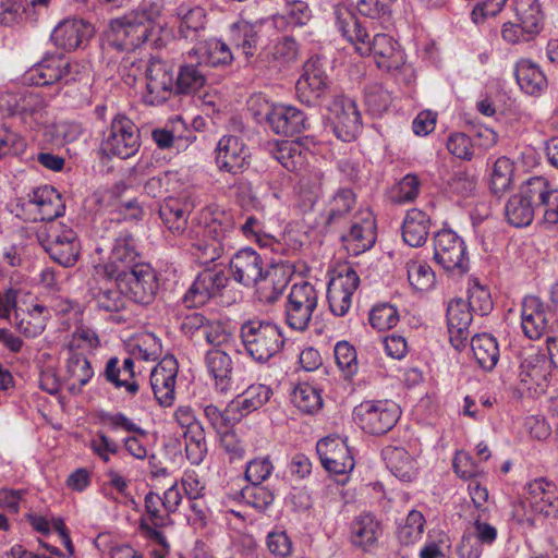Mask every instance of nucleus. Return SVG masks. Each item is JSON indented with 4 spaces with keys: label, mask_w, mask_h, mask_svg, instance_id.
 Segmentation results:
<instances>
[{
    "label": "nucleus",
    "mask_w": 558,
    "mask_h": 558,
    "mask_svg": "<svg viewBox=\"0 0 558 558\" xmlns=\"http://www.w3.org/2000/svg\"><path fill=\"white\" fill-rule=\"evenodd\" d=\"M337 27L354 45L361 56L373 54L379 69L398 70L404 63L399 44L387 34H376L369 39L366 26L348 9H337Z\"/></svg>",
    "instance_id": "obj_1"
},
{
    "label": "nucleus",
    "mask_w": 558,
    "mask_h": 558,
    "mask_svg": "<svg viewBox=\"0 0 558 558\" xmlns=\"http://www.w3.org/2000/svg\"><path fill=\"white\" fill-rule=\"evenodd\" d=\"M109 232L113 244L108 260L94 267L96 278L125 277L126 272L144 264L136 250L135 239L132 232L120 221H110Z\"/></svg>",
    "instance_id": "obj_2"
},
{
    "label": "nucleus",
    "mask_w": 558,
    "mask_h": 558,
    "mask_svg": "<svg viewBox=\"0 0 558 558\" xmlns=\"http://www.w3.org/2000/svg\"><path fill=\"white\" fill-rule=\"evenodd\" d=\"M240 338L248 356L257 363L268 362L284 344L280 327L268 320L245 322L240 328Z\"/></svg>",
    "instance_id": "obj_3"
},
{
    "label": "nucleus",
    "mask_w": 558,
    "mask_h": 558,
    "mask_svg": "<svg viewBox=\"0 0 558 558\" xmlns=\"http://www.w3.org/2000/svg\"><path fill=\"white\" fill-rule=\"evenodd\" d=\"M155 28L151 13L133 11L111 21L108 43L118 50L132 51L145 44Z\"/></svg>",
    "instance_id": "obj_4"
},
{
    "label": "nucleus",
    "mask_w": 558,
    "mask_h": 558,
    "mask_svg": "<svg viewBox=\"0 0 558 558\" xmlns=\"http://www.w3.org/2000/svg\"><path fill=\"white\" fill-rule=\"evenodd\" d=\"M235 229L234 216L231 211L215 208L210 211V217L206 219L204 226V236L211 240H197L192 244L194 254L203 258L204 263L218 259L226 246L230 245L231 234Z\"/></svg>",
    "instance_id": "obj_5"
},
{
    "label": "nucleus",
    "mask_w": 558,
    "mask_h": 558,
    "mask_svg": "<svg viewBox=\"0 0 558 558\" xmlns=\"http://www.w3.org/2000/svg\"><path fill=\"white\" fill-rule=\"evenodd\" d=\"M517 23L507 22L502 25L501 37L511 45L530 43L543 28L544 14L538 0H517Z\"/></svg>",
    "instance_id": "obj_6"
},
{
    "label": "nucleus",
    "mask_w": 558,
    "mask_h": 558,
    "mask_svg": "<svg viewBox=\"0 0 558 558\" xmlns=\"http://www.w3.org/2000/svg\"><path fill=\"white\" fill-rule=\"evenodd\" d=\"M141 147L140 129L124 114H117L104 132L101 150L106 156L126 159Z\"/></svg>",
    "instance_id": "obj_7"
},
{
    "label": "nucleus",
    "mask_w": 558,
    "mask_h": 558,
    "mask_svg": "<svg viewBox=\"0 0 558 558\" xmlns=\"http://www.w3.org/2000/svg\"><path fill=\"white\" fill-rule=\"evenodd\" d=\"M353 415L365 433L384 435L396 425L401 410L393 401L366 400L354 408Z\"/></svg>",
    "instance_id": "obj_8"
},
{
    "label": "nucleus",
    "mask_w": 558,
    "mask_h": 558,
    "mask_svg": "<svg viewBox=\"0 0 558 558\" xmlns=\"http://www.w3.org/2000/svg\"><path fill=\"white\" fill-rule=\"evenodd\" d=\"M318 305V292L315 287L301 281L291 287L284 305V322L295 331H305Z\"/></svg>",
    "instance_id": "obj_9"
},
{
    "label": "nucleus",
    "mask_w": 558,
    "mask_h": 558,
    "mask_svg": "<svg viewBox=\"0 0 558 558\" xmlns=\"http://www.w3.org/2000/svg\"><path fill=\"white\" fill-rule=\"evenodd\" d=\"M331 81L319 58H311L303 65V72L295 84L298 99L308 106H319L329 94Z\"/></svg>",
    "instance_id": "obj_10"
},
{
    "label": "nucleus",
    "mask_w": 558,
    "mask_h": 558,
    "mask_svg": "<svg viewBox=\"0 0 558 558\" xmlns=\"http://www.w3.org/2000/svg\"><path fill=\"white\" fill-rule=\"evenodd\" d=\"M328 121L339 140L351 142L356 138L362 130V117L355 100L336 96L328 106Z\"/></svg>",
    "instance_id": "obj_11"
},
{
    "label": "nucleus",
    "mask_w": 558,
    "mask_h": 558,
    "mask_svg": "<svg viewBox=\"0 0 558 558\" xmlns=\"http://www.w3.org/2000/svg\"><path fill=\"white\" fill-rule=\"evenodd\" d=\"M350 227L340 239L345 250L352 255H360L371 250L377 239L376 220L368 208H360L350 218Z\"/></svg>",
    "instance_id": "obj_12"
},
{
    "label": "nucleus",
    "mask_w": 558,
    "mask_h": 558,
    "mask_svg": "<svg viewBox=\"0 0 558 558\" xmlns=\"http://www.w3.org/2000/svg\"><path fill=\"white\" fill-rule=\"evenodd\" d=\"M117 281L126 298L142 305L150 304L159 289L157 274L146 263L126 272L125 277H120Z\"/></svg>",
    "instance_id": "obj_13"
},
{
    "label": "nucleus",
    "mask_w": 558,
    "mask_h": 558,
    "mask_svg": "<svg viewBox=\"0 0 558 558\" xmlns=\"http://www.w3.org/2000/svg\"><path fill=\"white\" fill-rule=\"evenodd\" d=\"M229 280L228 274L222 269H204L187 289L182 302L187 308L203 306L211 299L222 295Z\"/></svg>",
    "instance_id": "obj_14"
},
{
    "label": "nucleus",
    "mask_w": 558,
    "mask_h": 558,
    "mask_svg": "<svg viewBox=\"0 0 558 558\" xmlns=\"http://www.w3.org/2000/svg\"><path fill=\"white\" fill-rule=\"evenodd\" d=\"M78 74V63H72L61 56H49L27 72V80L37 86L51 85L58 82L69 84L76 81Z\"/></svg>",
    "instance_id": "obj_15"
},
{
    "label": "nucleus",
    "mask_w": 558,
    "mask_h": 558,
    "mask_svg": "<svg viewBox=\"0 0 558 558\" xmlns=\"http://www.w3.org/2000/svg\"><path fill=\"white\" fill-rule=\"evenodd\" d=\"M434 259L447 271L469 269L463 240L452 230H440L434 238Z\"/></svg>",
    "instance_id": "obj_16"
},
{
    "label": "nucleus",
    "mask_w": 558,
    "mask_h": 558,
    "mask_svg": "<svg viewBox=\"0 0 558 558\" xmlns=\"http://www.w3.org/2000/svg\"><path fill=\"white\" fill-rule=\"evenodd\" d=\"M519 378L527 390L544 389L551 375V364L545 352L533 345L520 352Z\"/></svg>",
    "instance_id": "obj_17"
},
{
    "label": "nucleus",
    "mask_w": 558,
    "mask_h": 558,
    "mask_svg": "<svg viewBox=\"0 0 558 558\" xmlns=\"http://www.w3.org/2000/svg\"><path fill=\"white\" fill-rule=\"evenodd\" d=\"M145 77L147 95L150 104H162L175 95V81L172 66L156 57H151L145 63Z\"/></svg>",
    "instance_id": "obj_18"
},
{
    "label": "nucleus",
    "mask_w": 558,
    "mask_h": 558,
    "mask_svg": "<svg viewBox=\"0 0 558 558\" xmlns=\"http://www.w3.org/2000/svg\"><path fill=\"white\" fill-rule=\"evenodd\" d=\"M323 466L330 473L343 475L354 469V459L347 441L340 437H326L316 445Z\"/></svg>",
    "instance_id": "obj_19"
},
{
    "label": "nucleus",
    "mask_w": 558,
    "mask_h": 558,
    "mask_svg": "<svg viewBox=\"0 0 558 558\" xmlns=\"http://www.w3.org/2000/svg\"><path fill=\"white\" fill-rule=\"evenodd\" d=\"M44 247L49 256L63 267H72L78 259L77 235L75 231L64 225L51 230L49 240Z\"/></svg>",
    "instance_id": "obj_20"
},
{
    "label": "nucleus",
    "mask_w": 558,
    "mask_h": 558,
    "mask_svg": "<svg viewBox=\"0 0 558 558\" xmlns=\"http://www.w3.org/2000/svg\"><path fill=\"white\" fill-rule=\"evenodd\" d=\"M360 284V278L354 269L347 267L331 278L327 288V300L331 313L336 316H344L350 306L351 299Z\"/></svg>",
    "instance_id": "obj_21"
},
{
    "label": "nucleus",
    "mask_w": 558,
    "mask_h": 558,
    "mask_svg": "<svg viewBox=\"0 0 558 558\" xmlns=\"http://www.w3.org/2000/svg\"><path fill=\"white\" fill-rule=\"evenodd\" d=\"M536 185V177L521 185L519 192L512 195L506 204L505 215L508 222L517 228L529 226L537 210V199L532 194Z\"/></svg>",
    "instance_id": "obj_22"
},
{
    "label": "nucleus",
    "mask_w": 558,
    "mask_h": 558,
    "mask_svg": "<svg viewBox=\"0 0 558 558\" xmlns=\"http://www.w3.org/2000/svg\"><path fill=\"white\" fill-rule=\"evenodd\" d=\"M178 362L173 355L165 356L150 372V386L158 403L169 407L174 401Z\"/></svg>",
    "instance_id": "obj_23"
},
{
    "label": "nucleus",
    "mask_w": 558,
    "mask_h": 558,
    "mask_svg": "<svg viewBox=\"0 0 558 558\" xmlns=\"http://www.w3.org/2000/svg\"><path fill=\"white\" fill-rule=\"evenodd\" d=\"M266 121L276 134L283 136H294L310 126L306 114L288 105L272 106L266 114Z\"/></svg>",
    "instance_id": "obj_24"
},
{
    "label": "nucleus",
    "mask_w": 558,
    "mask_h": 558,
    "mask_svg": "<svg viewBox=\"0 0 558 558\" xmlns=\"http://www.w3.org/2000/svg\"><path fill=\"white\" fill-rule=\"evenodd\" d=\"M88 292L97 308L117 313L125 308L124 291L114 278H96V270L88 282Z\"/></svg>",
    "instance_id": "obj_25"
},
{
    "label": "nucleus",
    "mask_w": 558,
    "mask_h": 558,
    "mask_svg": "<svg viewBox=\"0 0 558 558\" xmlns=\"http://www.w3.org/2000/svg\"><path fill=\"white\" fill-rule=\"evenodd\" d=\"M472 311L463 299L451 300L447 307V325L451 345L461 351L466 347Z\"/></svg>",
    "instance_id": "obj_26"
},
{
    "label": "nucleus",
    "mask_w": 558,
    "mask_h": 558,
    "mask_svg": "<svg viewBox=\"0 0 558 558\" xmlns=\"http://www.w3.org/2000/svg\"><path fill=\"white\" fill-rule=\"evenodd\" d=\"M94 33V27L81 19H66L60 22L51 34L53 44L66 51L82 47Z\"/></svg>",
    "instance_id": "obj_27"
},
{
    "label": "nucleus",
    "mask_w": 558,
    "mask_h": 558,
    "mask_svg": "<svg viewBox=\"0 0 558 558\" xmlns=\"http://www.w3.org/2000/svg\"><path fill=\"white\" fill-rule=\"evenodd\" d=\"M265 260L255 250L246 247L236 252L230 260L233 279L244 287H252L263 275Z\"/></svg>",
    "instance_id": "obj_28"
},
{
    "label": "nucleus",
    "mask_w": 558,
    "mask_h": 558,
    "mask_svg": "<svg viewBox=\"0 0 558 558\" xmlns=\"http://www.w3.org/2000/svg\"><path fill=\"white\" fill-rule=\"evenodd\" d=\"M216 150V163L220 170L235 174L243 171L247 166L248 153L244 143L238 136H222Z\"/></svg>",
    "instance_id": "obj_29"
},
{
    "label": "nucleus",
    "mask_w": 558,
    "mask_h": 558,
    "mask_svg": "<svg viewBox=\"0 0 558 558\" xmlns=\"http://www.w3.org/2000/svg\"><path fill=\"white\" fill-rule=\"evenodd\" d=\"M208 71L195 56H186V61L180 65L175 78V95L197 93L207 81Z\"/></svg>",
    "instance_id": "obj_30"
},
{
    "label": "nucleus",
    "mask_w": 558,
    "mask_h": 558,
    "mask_svg": "<svg viewBox=\"0 0 558 558\" xmlns=\"http://www.w3.org/2000/svg\"><path fill=\"white\" fill-rule=\"evenodd\" d=\"M208 374L215 380V388L226 393L232 384L233 362L231 356L221 349L208 350L204 357Z\"/></svg>",
    "instance_id": "obj_31"
},
{
    "label": "nucleus",
    "mask_w": 558,
    "mask_h": 558,
    "mask_svg": "<svg viewBox=\"0 0 558 558\" xmlns=\"http://www.w3.org/2000/svg\"><path fill=\"white\" fill-rule=\"evenodd\" d=\"M533 509L546 518H558V490L555 484L538 478L529 485Z\"/></svg>",
    "instance_id": "obj_32"
},
{
    "label": "nucleus",
    "mask_w": 558,
    "mask_h": 558,
    "mask_svg": "<svg viewBox=\"0 0 558 558\" xmlns=\"http://www.w3.org/2000/svg\"><path fill=\"white\" fill-rule=\"evenodd\" d=\"M522 329L530 339H539L548 327L544 304L536 296H527L522 304Z\"/></svg>",
    "instance_id": "obj_33"
},
{
    "label": "nucleus",
    "mask_w": 558,
    "mask_h": 558,
    "mask_svg": "<svg viewBox=\"0 0 558 558\" xmlns=\"http://www.w3.org/2000/svg\"><path fill=\"white\" fill-rule=\"evenodd\" d=\"M189 56H195L207 71L210 68L229 65L233 60L229 46L218 39L198 43L189 51Z\"/></svg>",
    "instance_id": "obj_34"
},
{
    "label": "nucleus",
    "mask_w": 558,
    "mask_h": 558,
    "mask_svg": "<svg viewBox=\"0 0 558 558\" xmlns=\"http://www.w3.org/2000/svg\"><path fill=\"white\" fill-rule=\"evenodd\" d=\"M532 194L537 199V210L543 213L544 225L558 230V189H553L545 178L536 177Z\"/></svg>",
    "instance_id": "obj_35"
},
{
    "label": "nucleus",
    "mask_w": 558,
    "mask_h": 558,
    "mask_svg": "<svg viewBox=\"0 0 558 558\" xmlns=\"http://www.w3.org/2000/svg\"><path fill=\"white\" fill-rule=\"evenodd\" d=\"M190 211L191 204L189 202L174 197H166L158 209L163 225L169 231L177 234L186 230Z\"/></svg>",
    "instance_id": "obj_36"
},
{
    "label": "nucleus",
    "mask_w": 558,
    "mask_h": 558,
    "mask_svg": "<svg viewBox=\"0 0 558 558\" xmlns=\"http://www.w3.org/2000/svg\"><path fill=\"white\" fill-rule=\"evenodd\" d=\"M429 229V216L418 208H412L408 210L402 223L403 241L412 247L422 246L427 240Z\"/></svg>",
    "instance_id": "obj_37"
},
{
    "label": "nucleus",
    "mask_w": 558,
    "mask_h": 558,
    "mask_svg": "<svg viewBox=\"0 0 558 558\" xmlns=\"http://www.w3.org/2000/svg\"><path fill=\"white\" fill-rule=\"evenodd\" d=\"M381 534V524L372 513H362L351 523V542L354 546L368 550Z\"/></svg>",
    "instance_id": "obj_38"
},
{
    "label": "nucleus",
    "mask_w": 558,
    "mask_h": 558,
    "mask_svg": "<svg viewBox=\"0 0 558 558\" xmlns=\"http://www.w3.org/2000/svg\"><path fill=\"white\" fill-rule=\"evenodd\" d=\"M31 203L36 205L40 220L52 221L62 216L65 209L61 194L50 185L34 190Z\"/></svg>",
    "instance_id": "obj_39"
},
{
    "label": "nucleus",
    "mask_w": 558,
    "mask_h": 558,
    "mask_svg": "<svg viewBox=\"0 0 558 558\" xmlns=\"http://www.w3.org/2000/svg\"><path fill=\"white\" fill-rule=\"evenodd\" d=\"M94 371L85 355L71 351L65 364V381L71 393H80L92 379Z\"/></svg>",
    "instance_id": "obj_40"
},
{
    "label": "nucleus",
    "mask_w": 558,
    "mask_h": 558,
    "mask_svg": "<svg viewBox=\"0 0 558 558\" xmlns=\"http://www.w3.org/2000/svg\"><path fill=\"white\" fill-rule=\"evenodd\" d=\"M356 205L355 193L348 187L339 189L329 201L327 208L326 226H339L344 221H350L353 216L352 210Z\"/></svg>",
    "instance_id": "obj_41"
},
{
    "label": "nucleus",
    "mask_w": 558,
    "mask_h": 558,
    "mask_svg": "<svg viewBox=\"0 0 558 558\" xmlns=\"http://www.w3.org/2000/svg\"><path fill=\"white\" fill-rule=\"evenodd\" d=\"M12 310H14L16 327L25 337L35 338L44 331L48 316L46 306L35 304L27 312H20L16 306Z\"/></svg>",
    "instance_id": "obj_42"
},
{
    "label": "nucleus",
    "mask_w": 558,
    "mask_h": 558,
    "mask_svg": "<svg viewBox=\"0 0 558 558\" xmlns=\"http://www.w3.org/2000/svg\"><path fill=\"white\" fill-rule=\"evenodd\" d=\"M515 78L521 89L529 95L539 94L547 87V78L539 66L530 60H520L515 66Z\"/></svg>",
    "instance_id": "obj_43"
},
{
    "label": "nucleus",
    "mask_w": 558,
    "mask_h": 558,
    "mask_svg": "<svg viewBox=\"0 0 558 558\" xmlns=\"http://www.w3.org/2000/svg\"><path fill=\"white\" fill-rule=\"evenodd\" d=\"M471 349L478 366L492 371L499 360V348L496 339L488 335H476L471 340Z\"/></svg>",
    "instance_id": "obj_44"
},
{
    "label": "nucleus",
    "mask_w": 558,
    "mask_h": 558,
    "mask_svg": "<svg viewBox=\"0 0 558 558\" xmlns=\"http://www.w3.org/2000/svg\"><path fill=\"white\" fill-rule=\"evenodd\" d=\"M272 395L270 387L266 385H252L241 396H238L231 404L235 413H241L242 418L250 412L263 407Z\"/></svg>",
    "instance_id": "obj_45"
},
{
    "label": "nucleus",
    "mask_w": 558,
    "mask_h": 558,
    "mask_svg": "<svg viewBox=\"0 0 558 558\" xmlns=\"http://www.w3.org/2000/svg\"><path fill=\"white\" fill-rule=\"evenodd\" d=\"M299 45L291 36H283L279 38L268 52H260L257 61H274L276 65L286 66L298 60Z\"/></svg>",
    "instance_id": "obj_46"
},
{
    "label": "nucleus",
    "mask_w": 558,
    "mask_h": 558,
    "mask_svg": "<svg viewBox=\"0 0 558 558\" xmlns=\"http://www.w3.org/2000/svg\"><path fill=\"white\" fill-rule=\"evenodd\" d=\"M387 468L401 481H410L413 474L412 458L404 448L388 446L383 450Z\"/></svg>",
    "instance_id": "obj_47"
},
{
    "label": "nucleus",
    "mask_w": 558,
    "mask_h": 558,
    "mask_svg": "<svg viewBox=\"0 0 558 558\" xmlns=\"http://www.w3.org/2000/svg\"><path fill=\"white\" fill-rule=\"evenodd\" d=\"M178 15L181 16L180 34L192 41L197 40L199 32H202L205 26V10L201 7H194L184 11L183 8L180 7Z\"/></svg>",
    "instance_id": "obj_48"
},
{
    "label": "nucleus",
    "mask_w": 558,
    "mask_h": 558,
    "mask_svg": "<svg viewBox=\"0 0 558 558\" xmlns=\"http://www.w3.org/2000/svg\"><path fill=\"white\" fill-rule=\"evenodd\" d=\"M514 172V163L507 157H499L493 167L490 174V189L495 195L507 192L511 184Z\"/></svg>",
    "instance_id": "obj_49"
},
{
    "label": "nucleus",
    "mask_w": 558,
    "mask_h": 558,
    "mask_svg": "<svg viewBox=\"0 0 558 558\" xmlns=\"http://www.w3.org/2000/svg\"><path fill=\"white\" fill-rule=\"evenodd\" d=\"M293 404L303 413L313 414L323 405V399L316 388L308 384H301L292 392Z\"/></svg>",
    "instance_id": "obj_50"
},
{
    "label": "nucleus",
    "mask_w": 558,
    "mask_h": 558,
    "mask_svg": "<svg viewBox=\"0 0 558 558\" xmlns=\"http://www.w3.org/2000/svg\"><path fill=\"white\" fill-rule=\"evenodd\" d=\"M274 19L276 23L287 21L293 26H304L312 19V10L303 0H286L282 14H278Z\"/></svg>",
    "instance_id": "obj_51"
},
{
    "label": "nucleus",
    "mask_w": 558,
    "mask_h": 558,
    "mask_svg": "<svg viewBox=\"0 0 558 558\" xmlns=\"http://www.w3.org/2000/svg\"><path fill=\"white\" fill-rule=\"evenodd\" d=\"M204 415L217 433H222L242 420V414L234 412L231 402L225 411H220L214 404H208L204 408Z\"/></svg>",
    "instance_id": "obj_52"
},
{
    "label": "nucleus",
    "mask_w": 558,
    "mask_h": 558,
    "mask_svg": "<svg viewBox=\"0 0 558 558\" xmlns=\"http://www.w3.org/2000/svg\"><path fill=\"white\" fill-rule=\"evenodd\" d=\"M274 158L288 171H296L302 166L304 157L300 145L293 142H281L272 150Z\"/></svg>",
    "instance_id": "obj_53"
},
{
    "label": "nucleus",
    "mask_w": 558,
    "mask_h": 558,
    "mask_svg": "<svg viewBox=\"0 0 558 558\" xmlns=\"http://www.w3.org/2000/svg\"><path fill=\"white\" fill-rule=\"evenodd\" d=\"M407 272L410 284L418 291H426L435 282V274L430 266L422 260L407 263Z\"/></svg>",
    "instance_id": "obj_54"
},
{
    "label": "nucleus",
    "mask_w": 558,
    "mask_h": 558,
    "mask_svg": "<svg viewBox=\"0 0 558 558\" xmlns=\"http://www.w3.org/2000/svg\"><path fill=\"white\" fill-rule=\"evenodd\" d=\"M104 375L108 383L114 385L116 388H125L131 396L138 391L137 381L123 376L120 360L117 356H112L107 361Z\"/></svg>",
    "instance_id": "obj_55"
},
{
    "label": "nucleus",
    "mask_w": 558,
    "mask_h": 558,
    "mask_svg": "<svg viewBox=\"0 0 558 558\" xmlns=\"http://www.w3.org/2000/svg\"><path fill=\"white\" fill-rule=\"evenodd\" d=\"M488 509H482L481 511L473 514V538L484 545H492L498 535V531L495 525L488 522Z\"/></svg>",
    "instance_id": "obj_56"
},
{
    "label": "nucleus",
    "mask_w": 558,
    "mask_h": 558,
    "mask_svg": "<svg viewBox=\"0 0 558 558\" xmlns=\"http://www.w3.org/2000/svg\"><path fill=\"white\" fill-rule=\"evenodd\" d=\"M425 519L420 511L412 510L405 519V523L398 530V538L403 545L413 544L421 538L424 531Z\"/></svg>",
    "instance_id": "obj_57"
},
{
    "label": "nucleus",
    "mask_w": 558,
    "mask_h": 558,
    "mask_svg": "<svg viewBox=\"0 0 558 558\" xmlns=\"http://www.w3.org/2000/svg\"><path fill=\"white\" fill-rule=\"evenodd\" d=\"M399 313L391 304L376 305L369 313V323L372 327L379 331H385L397 326Z\"/></svg>",
    "instance_id": "obj_58"
},
{
    "label": "nucleus",
    "mask_w": 558,
    "mask_h": 558,
    "mask_svg": "<svg viewBox=\"0 0 558 558\" xmlns=\"http://www.w3.org/2000/svg\"><path fill=\"white\" fill-rule=\"evenodd\" d=\"M324 175L314 171L303 175L299 181V194L304 198L305 205L313 206L322 194Z\"/></svg>",
    "instance_id": "obj_59"
},
{
    "label": "nucleus",
    "mask_w": 558,
    "mask_h": 558,
    "mask_svg": "<svg viewBox=\"0 0 558 558\" xmlns=\"http://www.w3.org/2000/svg\"><path fill=\"white\" fill-rule=\"evenodd\" d=\"M391 101L390 93L380 85L368 86L365 90V105L374 116H380L387 111Z\"/></svg>",
    "instance_id": "obj_60"
},
{
    "label": "nucleus",
    "mask_w": 558,
    "mask_h": 558,
    "mask_svg": "<svg viewBox=\"0 0 558 558\" xmlns=\"http://www.w3.org/2000/svg\"><path fill=\"white\" fill-rule=\"evenodd\" d=\"M26 148L25 140L8 125H0V159L13 155L22 154Z\"/></svg>",
    "instance_id": "obj_61"
},
{
    "label": "nucleus",
    "mask_w": 558,
    "mask_h": 558,
    "mask_svg": "<svg viewBox=\"0 0 558 558\" xmlns=\"http://www.w3.org/2000/svg\"><path fill=\"white\" fill-rule=\"evenodd\" d=\"M449 190L462 197L474 195L476 190V177L466 170L454 171L447 181Z\"/></svg>",
    "instance_id": "obj_62"
},
{
    "label": "nucleus",
    "mask_w": 558,
    "mask_h": 558,
    "mask_svg": "<svg viewBox=\"0 0 558 558\" xmlns=\"http://www.w3.org/2000/svg\"><path fill=\"white\" fill-rule=\"evenodd\" d=\"M466 304L472 312L481 316L488 315L494 307L489 290L478 283L469 289Z\"/></svg>",
    "instance_id": "obj_63"
},
{
    "label": "nucleus",
    "mask_w": 558,
    "mask_h": 558,
    "mask_svg": "<svg viewBox=\"0 0 558 558\" xmlns=\"http://www.w3.org/2000/svg\"><path fill=\"white\" fill-rule=\"evenodd\" d=\"M337 365L347 378L353 376L357 371L355 349L347 341H340L335 347Z\"/></svg>",
    "instance_id": "obj_64"
}]
</instances>
